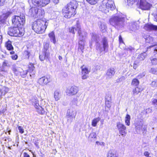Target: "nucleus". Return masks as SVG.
I'll return each mask as SVG.
<instances>
[{
	"label": "nucleus",
	"mask_w": 157,
	"mask_h": 157,
	"mask_svg": "<svg viewBox=\"0 0 157 157\" xmlns=\"http://www.w3.org/2000/svg\"><path fill=\"white\" fill-rule=\"evenodd\" d=\"M77 2L72 1L66 5L62 10V13L64 17L70 18L74 16L75 14V10L77 8Z\"/></svg>",
	"instance_id": "f257e3e1"
},
{
	"label": "nucleus",
	"mask_w": 157,
	"mask_h": 157,
	"mask_svg": "<svg viewBox=\"0 0 157 157\" xmlns=\"http://www.w3.org/2000/svg\"><path fill=\"white\" fill-rule=\"evenodd\" d=\"M48 25V23L46 20L40 19L33 23L32 27L36 33L42 34L44 32Z\"/></svg>",
	"instance_id": "f03ea898"
},
{
	"label": "nucleus",
	"mask_w": 157,
	"mask_h": 157,
	"mask_svg": "<svg viewBox=\"0 0 157 157\" xmlns=\"http://www.w3.org/2000/svg\"><path fill=\"white\" fill-rule=\"evenodd\" d=\"M115 8L114 2L111 0H103L99 6L100 10L105 13L113 10Z\"/></svg>",
	"instance_id": "7ed1b4c3"
},
{
	"label": "nucleus",
	"mask_w": 157,
	"mask_h": 157,
	"mask_svg": "<svg viewBox=\"0 0 157 157\" xmlns=\"http://www.w3.org/2000/svg\"><path fill=\"white\" fill-rule=\"evenodd\" d=\"M24 30L22 28L17 27L9 28L8 34L10 36L21 37L24 34Z\"/></svg>",
	"instance_id": "20e7f679"
},
{
	"label": "nucleus",
	"mask_w": 157,
	"mask_h": 157,
	"mask_svg": "<svg viewBox=\"0 0 157 157\" xmlns=\"http://www.w3.org/2000/svg\"><path fill=\"white\" fill-rule=\"evenodd\" d=\"M77 29L78 33L79 36V45H84L85 43V39L87 35V33L83 32H81L79 25L77 23Z\"/></svg>",
	"instance_id": "39448f33"
},
{
	"label": "nucleus",
	"mask_w": 157,
	"mask_h": 157,
	"mask_svg": "<svg viewBox=\"0 0 157 157\" xmlns=\"http://www.w3.org/2000/svg\"><path fill=\"white\" fill-rule=\"evenodd\" d=\"M29 13L32 16L40 17L44 14V11L37 7H33L30 9Z\"/></svg>",
	"instance_id": "423d86ee"
},
{
	"label": "nucleus",
	"mask_w": 157,
	"mask_h": 157,
	"mask_svg": "<svg viewBox=\"0 0 157 157\" xmlns=\"http://www.w3.org/2000/svg\"><path fill=\"white\" fill-rule=\"evenodd\" d=\"M116 126L119 133L122 136H125L127 133L126 127L120 122H117Z\"/></svg>",
	"instance_id": "0eeeda50"
},
{
	"label": "nucleus",
	"mask_w": 157,
	"mask_h": 157,
	"mask_svg": "<svg viewBox=\"0 0 157 157\" xmlns=\"http://www.w3.org/2000/svg\"><path fill=\"white\" fill-rule=\"evenodd\" d=\"M78 91V87L74 86L68 88L66 90V93L69 95L73 96L76 95Z\"/></svg>",
	"instance_id": "6e6552de"
},
{
	"label": "nucleus",
	"mask_w": 157,
	"mask_h": 157,
	"mask_svg": "<svg viewBox=\"0 0 157 157\" xmlns=\"http://www.w3.org/2000/svg\"><path fill=\"white\" fill-rule=\"evenodd\" d=\"M51 81L50 76H44L40 78L38 80V83L41 86H44L46 85Z\"/></svg>",
	"instance_id": "1a4fd4ad"
},
{
	"label": "nucleus",
	"mask_w": 157,
	"mask_h": 157,
	"mask_svg": "<svg viewBox=\"0 0 157 157\" xmlns=\"http://www.w3.org/2000/svg\"><path fill=\"white\" fill-rule=\"evenodd\" d=\"M122 19L117 16L112 17L109 20L110 24L113 26L118 25L122 21Z\"/></svg>",
	"instance_id": "9d476101"
},
{
	"label": "nucleus",
	"mask_w": 157,
	"mask_h": 157,
	"mask_svg": "<svg viewBox=\"0 0 157 157\" xmlns=\"http://www.w3.org/2000/svg\"><path fill=\"white\" fill-rule=\"evenodd\" d=\"M151 6L150 4L147 2L145 0H140V8L142 10H149Z\"/></svg>",
	"instance_id": "9b49d317"
},
{
	"label": "nucleus",
	"mask_w": 157,
	"mask_h": 157,
	"mask_svg": "<svg viewBox=\"0 0 157 157\" xmlns=\"http://www.w3.org/2000/svg\"><path fill=\"white\" fill-rule=\"evenodd\" d=\"M13 13V10H9L6 13H3L0 17V21L2 23H3L7 18L10 16Z\"/></svg>",
	"instance_id": "f8f14e48"
},
{
	"label": "nucleus",
	"mask_w": 157,
	"mask_h": 157,
	"mask_svg": "<svg viewBox=\"0 0 157 157\" xmlns=\"http://www.w3.org/2000/svg\"><path fill=\"white\" fill-rule=\"evenodd\" d=\"M136 130L137 132H139L141 130L143 131V133L145 132L146 129V127L144 125L142 122L141 121H138L136 125Z\"/></svg>",
	"instance_id": "ddd939ff"
},
{
	"label": "nucleus",
	"mask_w": 157,
	"mask_h": 157,
	"mask_svg": "<svg viewBox=\"0 0 157 157\" xmlns=\"http://www.w3.org/2000/svg\"><path fill=\"white\" fill-rule=\"evenodd\" d=\"M144 28L147 31H157V26L152 24H145Z\"/></svg>",
	"instance_id": "4468645a"
},
{
	"label": "nucleus",
	"mask_w": 157,
	"mask_h": 157,
	"mask_svg": "<svg viewBox=\"0 0 157 157\" xmlns=\"http://www.w3.org/2000/svg\"><path fill=\"white\" fill-rule=\"evenodd\" d=\"M21 18L19 16L14 15L12 17L11 21L12 24L14 26L19 27L20 26V23L19 20Z\"/></svg>",
	"instance_id": "2eb2a0df"
},
{
	"label": "nucleus",
	"mask_w": 157,
	"mask_h": 157,
	"mask_svg": "<svg viewBox=\"0 0 157 157\" xmlns=\"http://www.w3.org/2000/svg\"><path fill=\"white\" fill-rule=\"evenodd\" d=\"M82 72V78L83 79H85L87 78L88 74L89 72L87 68L84 66L81 67Z\"/></svg>",
	"instance_id": "dca6fc26"
},
{
	"label": "nucleus",
	"mask_w": 157,
	"mask_h": 157,
	"mask_svg": "<svg viewBox=\"0 0 157 157\" xmlns=\"http://www.w3.org/2000/svg\"><path fill=\"white\" fill-rule=\"evenodd\" d=\"M115 73L114 69L110 68L108 69L107 71L106 75L107 78H110L114 75Z\"/></svg>",
	"instance_id": "f3484780"
},
{
	"label": "nucleus",
	"mask_w": 157,
	"mask_h": 157,
	"mask_svg": "<svg viewBox=\"0 0 157 157\" xmlns=\"http://www.w3.org/2000/svg\"><path fill=\"white\" fill-rule=\"evenodd\" d=\"M49 55V52L46 51L45 52L44 54L43 53L40 55V59L41 61H43L45 59H48Z\"/></svg>",
	"instance_id": "a211bd4d"
},
{
	"label": "nucleus",
	"mask_w": 157,
	"mask_h": 157,
	"mask_svg": "<svg viewBox=\"0 0 157 157\" xmlns=\"http://www.w3.org/2000/svg\"><path fill=\"white\" fill-rule=\"evenodd\" d=\"M139 28V26L136 23H131L129 25V29L132 31H135Z\"/></svg>",
	"instance_id": "6ab92c4d"
},
{
	"label": "nucleus",
	"mask_w": 157,
	"mask_h": 157,
	"mask_svg": "<svg viewBox=\"0 0 157 157\" xmlns=\"http://www.w3.org/2000/svg\"><path fill=\"white\" fill-rule=\"evenodd\" d=\"M54 96L56 101H58L59 100L61 97V95L60 91L58 90L55 91L54 94Z\"/></svg>",
	"instance_id": "aec40b11"
},
{
	"label": "nucleus",
	"mask_w": 157,
	"mask_h": 157,
	"mask_svg": "<svg viewBox=\"0 0 157 157\" xmlns=\"http://www.w3.org/2000/svg\"><path fill=\"white\" fill-rule=\"evenodd\" d=\"M76 114V111L73 109H69L67 112V115L74 117H75Z\"/></svg>",
	"instance_id": "412c9836"
},
{
	"label": "nucleus",
	"mask_w": 157,
	"mask_h": 157,
	"mask_svg": "<svg viewBox=\"0 0 157 157\" xmlns=\"http://www.w3.org/2000/svg\"><path fill=\"white\" fill-rule=\"evenodd\" d=\"M99 28L100 30L103 32H105L106 31L107 27L105 23L104 22H100L99 25Z\"/></svg>",
	"instance_id": "4be33fe9"
},
{
	"label": "nucleus",
	"mask_w": 157,
	"mask_h": 157,
	"mask_svg": "<svg viewBox=\"0 0 157 157\" xmlns=\"http://www.w3.org/2000/svg\"><path fill=\"white\" fill-rule=\"evenodd\" d=\"M102 42L103 44L104 51H105L108 47L107 39L105 37L102 40Z\"/></svg>",
	"instance_id": "5701e85b"
},
{
	"label": "nucleus",
	"mask_w": 157,
	"mask_h": 157,
	"mask_svg": "<svg viewBox=\"0 0 157 157\" xmlns=\"http://www.w3.org/2000/svg\"><path fill=\"white\" fill-rule=\"evenodd\" d=\"M36 109L37 112L40 114H43L44 113L45 111L44 109L41 106H39V104H37L36 105Z\"/></svg>",
	"instance_id": "b1692460"
},
{
	"label": "nucleus",
	"mask_w": 157,
	"mask_h": 157,
	"mask_svg": "<svg viewBox=\"0 0 157 157\" xmlns=\"http://www.w3.org/2000/svg\"><path fill=\"white\" fill-rule=\"evenodd\" d=\"M19 17L21 18L19 20V23H20V26L21 25L23 26L25 23V16L24 15L22 14L20 15V16H19Z\"/></svg>",
	"instance_id": "393cba45"
},
{
	"label": "nucleus",
	"mask_w": 157,
	"mask_h": 157,
	"mask_svg": "<svg viewBox=\"0 0 157 157\" xmlns=\"http://www.w3.org/2000/svg\"><path fill=\"white\" fill-rule=\"evenodd\" d=\"M9 91V89L8 87L5 86L3 87L0 90V92L1 93L0 96L4 95Z\"/></svg>",
	"instance_id": "a878e982"
},
{
	"label": "nucleus",
	"mask_w": 157,
	"mask_h": 157,
	"mask_svg": "<svg viewBox=\"0 0 157 157\" xmlns=\"http://www.w3.org/2000/svg\"><path fill=\"white\" fill-rule=\"evenodd\" d=\"M97 138L96 133L94 132H91L89 137V139L91 141H94L96 140Z\"/></svg>",
	"instance_id": "bb28decb"
},
{
	"label": "nucleus",
	"mask_w": 157,
	"mask_h": 157,
	"mask_svg": "<svg viewBox=\"0 0 157 157\" xmlns=\"http://www.w3.org/2000/svg\"><path fill=\"white\" fill-rule=\"evenodd\" d=\"M100 118L98 117L97 118H94L92 121L91 125L94 127H95L97 126L98 123L100 120Z\"/></svg>",
	"instance_id": "cd10ccee"
},
{
	"label": "nucleus",
	"mask_w": 157,
	"mask_h": 157,
	"mask_svg": "<svg viewBox=\"0 0 157 157\" xmlns=\"http://www.w3.org/2000/svg\"><path fill=\"white\" fill-rule=\"evenodd\" d=\"M48 36L50 38L51 41L55 44L56 43V40L55 35L53 32H52L48 34Z\"/></svg>",
	"instance_id": "c85d7f7f"
},
{
	"label": "nucleus",
	"mask_w": 157,
	"mask_h": 157,
	"mask_svg": "<svg viewBox=\"0 0 157 157\" xmlns=\"http://www.w3.org/2000/svg\"><path fill=\"white\" fill-rule=\"evenodd\" d=\"M50 0H40L39 5L37 6H44L48 4L50 2Z\"/></svg>",
	"instance_id": "c756f323"
},
{
	"label": "nucleus",
	"mask_w": 157,
	"mask_h": 157,
	"mask_svg": "<svg viewBox=\"0 0 157 157\" xmlns=\"http://www.w3.org/2000/svg\"><path fill=\"white\" fill-rule=\"evenodd\" d=\"M6 46L8 50H11L13 49V47L12 45V42L8 40L6 42Z\"/></svg>",
	"instance_id": "7c9ffc66"
},
{
	"label": "nucleus",
	"mask_w": 157,
	"mask_h": 157,
	"mask_svg": "<svg viewBox=\"0 0 157 157\" xmlns=\"http://www.w3.org/2000/svg\"><path fill=\"white\" fill-rule=\"evenodd\" d=\"M131 119L130 116L129 115L127 114L126 115L125 119V124L128 126H129L130 125V120Z\"/></svg>",
	"instance_id": "2f4dec72"
},
{
	"label": "nucleus",
	"mask_w": 157,
	"mask_h": 157,
	"mask_svg": "<svg viewBox=\"0 0 157 157\" xmlns=\"http://www.w3.org/2000/svg\"><path fill=\"white\" fill-rule=\"evenodd\" d=\"M146 55L145 52L142 53L138 55L137 58L140 60H143L145 58Z\"/></svg>",
	"instance_id": "473e14b6"
},
{
	"label": "nucleus",
	"mask_w": 157,
	"mask_h": 157,
	"mask_svg": "<svg viewBox=\"0 0 157 157\" xmlns=\"http://www.w3.org/2000/svg\"><path fill=\"white\" fill-rule=\"evenodd\" d=\"M77 23H78V24L80 26V24H79V23H78V21H77V22L76 23V27L77 28ZM80 28H81L80 27ZM75 31L77 30L78 31L77 28L76 29H75V27H70L69 29V32H70L71 33H72L74 34L75 33Z\"/></svg>",
	"instance_id": "72a5a7b5"
},
{
	"label": "nucleus",
	"mask_w": 157,
	"mask_h": 157,
	"mask_svg": "<svg viewBox=\"0 0 157 157\" xmlns=\"http://www.w3.org/2000/svg\"><path fill=\"white\" fill-rule=\"evenodd\" d=\"M139 80L136 78H134L132 81L131 85L134 86H136L139 85Z\"/></svg>",
	"instance_id": "f704fd0d"
},
{
	"label": "nucleus",
	"mask_w": 157,
	"mask_h": 157,
	"mask_svg": "<svg viewBox=\"0 0 157 157\" xmlns=\"http://www.w3.org/2000/svg\"><path fill=\"white\" fill-rule=\"evenodd\" d=\"M107 157H117L115 152L110 151L108 153Z\"/></svg>",
	"instance_id": "c9c22d12"
},
{
	"label": "nucleus",
	"mask_w": 157,
	"mask_h": 157,
	"mask_svg": "<svg viewBox=\"0 0 157 157\" xmlns=\"http://www.w3.org/2000/svg\"><path fill=\"white\" fill-rule=\"evenodd\" d=\"M151 87L154 88H156L157 87V79L154 80L152 81L150 84Z\"/></svg>",
	"instance_id": "e433bc0d"
},
{
	"label": "nucleus",
	"mask_w": 157,
	"mask_h": 157,
	"mask_svg": "<svg viewBox=\"0 0 157 157\" xmlns=\"http://www.w3.org/2000/svg\"><path fill=\"white\" fill-rule=\"evenodd\" d=\"M75 118V117L73 116H69L67 115H66V118L67 121L71 123L72 122L74 119Z\"/></svg>",
	"instance_id": "4c0bfd02"
},
{
	"label": "nucleus",
	"mask_w": 157,
	"mask_h": 157,
	"mask_svg": "<svg viewBox=\"0 0 157 157\" xmlns=\"http://www.w3.org/2000/svg\"><path fill=\"white\" fill-rule=\"evenodd\" d=\"M151 63L153 65H157V58H150Z\"/></svg>",
	"instance_id": "58836bf2"
},
{
	"label": "nucleus",
	"mask_w": 157,
	"mask_h": 157,
	"mask_svg": "<svg viewBox=\"0 0 157 157\" xmlns=\"http://www.w3.org/2000/svg\"><path fill=\"white\" fill-rule=\"evenodd\" d=\"M140 89L138 87H136L133 90V94L134 95H137L140 92Z\"/></svg>",
	"instance_id": "ea45409f"
},
{
	"label": "nucleus",
	"mask_w": 157,
	"mask_h": 157,
	"mask_svg": "<svg viewBox=\"0 0 157 157\" xmlns=\"http://www.w3.org/2000/svg\"><path fill=\"white\" fill-rule=\"evenodd\" d=\"M149 72L154 74L157 75V68H151L149 71Z\"/></svg>",
	"instance_id": "a19ab883"
},
{
	"label": "nucleus",
	"mask_w": 157,
	"mask_h": 157,
	"mask_svg": "<svg viewBox=\"0 0 157 157\" xmlns=\"http://www.w3.org/2000/svg\"><path fill=\"white\" fill-rule=\"evenodd\" d=\"M32 101L33 102V104L34 105L36 108V107H37L36 105L37 104H39L38 100L37 99L34 98L32 99Z\"/></svg>",
	"instance_id": "79ce46f5"
},
{
	"label": "nucleus",
	"mask_w": 157,
	"mask_h": 157,
	"mask_svg": "<svg viewBox=\"0 0 157 157\" xmlns=\"http://www.w3.org/2000/svg\"><path fill=\"white\" fill-rule=\"evenodd\" d=\"M35 67L33 64H30L29 66L28 71L29 72L33 71L34 70Z\"/></svg>",
	"instance_id": "37998d69"
},
{
	"label": "nucleus",
	"mask_w": 157,
	"mask_h": 157,
	"mask_svg": "<svg viewBox=\"0 0 157 157\" xmlns=\"http://www.w3.org/2000/svg\"><path fill=\"white\" fill-rule=\"evenodd\" d=\"M98 0H86L87 2L91 5H94L96 4Z\"/></svg>",
	"instance_id": "c03bdc74"
},
{
	"label": "nucleus",
	"mask_w": 157,
	"mask_h": 157,
	"mask_svg": "<svg viewBox=\"0 0 157 157\" xmlns=\"http://www.w3.org/2000/svg\"><path fill=\"white\" fill-rule=\"evenodd\" d=\"M96 49L97 50H99L100 52H101L103 51V49L102 47H101V46L100 45V44L98 43H97L96 44Z\"/></svg>",
	"instance_id": "a18cd8bd"
},
{
	"label": "nucleus",
	"mask_w": 157,
	"mask_h": 157,
	"mask_svg": "<svg viewBox=\"0 0 157 157\" xmlns=\"http://www.w3.org/2000/svg\"><path fill=\"white\" fill-rule=\"evenodd\" d=\"M2 66L3 67H10V65L9 63V62L6 60H5L2 64Z\"/></svg>",
	"instance_id": "49530a36"
},
{
	"label": "nucleus",
	"mask_w": 157,
	"mask_h": 157,
	"mask_svg": "<svg viewBox=\"0 0 157 157\" xmlns=\"http://www.w3.org/2000/svg\"><path fill=\"white\" fill-rule=\"evenodd\" d=\"M129 5L133 4L135 2H137L138 0H127Z\"/></svg>",
	"instance_id": "de8ad7c7"
},
{
	"label": "nucleus",
	"mask_w": 157,
	"mask_h": 157,
	"mask_svg": "<svg viewBox=\"0 0 157 157\" xmlns=\"http://www.w3.org/2000/svg\"><path fill=\"white\" fill-rule=\"evenodd\" d=\"M40 0H32L33 3L35 6H37L39 5Z\"/></svg>",
	"instance_id": "09e8293b"
},
{
	"label": "nucleus",
	"mask_w": 157,
	"mask_h": 157,
	"mask_svg": "<svg viewBox=\"0 0 157 157\" xmlns=\"http://www.w3.org/2000/svg\"><path fill=\"white\" fill-rule=\"evenodd\" d=\"M96 144L98 145H100L102 146H104L105 145V143L103 142L97 141L96 142Z\"/></svg>",
	"instance_id": "8fccbe9b"
},
{
	"label": "nucleus",
	"mask_w": 157,
	"mask_h": 157,
	"mask_svg": "<svg viewBox=\"0 0 157 157\" xmlns=\"http://www.w3.org/2000/svg\"><path fill=\"white\" fill-rule=\"evenodd\" d=\"M146 41L147 42H149V43H152L153 41V38L150 36H149L147 37V38L146 39Z\"/></svg>",
	"instance_id": "3c124183"
},
{
	"label": "nucleus",
	"mask_w": 157,
	"mask_h": 157,
	"mask_svg": "<svg viewBox=\"0 0 157 157\" xmlns=\"http://www.w3.org/2000/svg\"><path fill=\"white\" fill-rule=\"evenodd\" d=\"M27 73L28 71L26 70L21 72V75L23 77H25V75L27 74Z\"/></svg>",
	"instance_id": "603ef678"
},
{
	"label": "nucleus",
	"mask_w": 157,
	"mask_h": 157,
	"mask_svg": "<svg viewBox=\"0 0 157 157\" xmlns=\"http://www.w3.org/2000/svg\"><path fill=\"white\" fill-rule=\"evenodd\" d=\"M77 98H75L72 100L71 102L73 104L75 105L77 103Z\"/></svg>",
	"instance_id": "864d4df0"
},
{
	"label": "nucleus",
	"mask_w": 157,
	"mask_h": 157,
	"mask_svg": "<svg viewBox=\"0 0 157 157\" xmlns=\"http://www.w3.org/2000/svg\"><path fill=\"white\" fill-rule=\"evenodd\" d=\"M154 47V48H153L154 49V53L155 54H157V45H156L155 46H150V47Z\"/></svg>",
	"instance_id": "5fc2aeb1"
},
{
	"label": "nucleus",
	"mask_w": 157,
	"mask_h": 157,
	"mask_svg": "<svg viewBox=\"0 0 157 157\" xmlns=\"http://www.w3.org/2000/svg\"><path fill=\"white\" fill-rule=\"evenodd\" d=\"M18 129L19 131V132L21 133H23L24 132V129L22 128L21 126L18 127Z\"/></svg>",
	"instance_id": "6e6d98bb"
},
{
	"label": "nucleus",
	"mask_w": 157,
	"mask_h": 157,
	"mask_svg": "<svg viewBox=\"0 0 157 157\" xmlns=\"http://www.w3.org/2000/svg\"><path fill=\"white\" fill-rule=\"evenodd\" d=\"M29 54H30V53L27 51H25L24 52V55L25 56H27L28 58H29V56H30Z\"/></svg>",
	"instance_id": "4d7b16f0"
},
{
	"label": "nucleus",
	"mask_w": 157,
	"mask_h": 157,
	"mask_svg": "<svg viewBox=\"0 0 157 157\" xmlns=\"http://www.w3.org/2000/svg\"><path fill=\"white\" fill-rule=\"evenodd\" d=\"M145 156L147 157H151L149 156L150 153L147 151H145L144 153Z\"/></svg>",
	"instance_id": "13d9d810"
},
{
	"label": "nucleus",
	"mask_w": 157,
	"mask_h": 157,
	"mask_svg": "<svg viewBox=\"0 0 157 157\" xmlns=\"http://www.w3.org/2000/svg\"><path fill=\"white\" fill-rule=\"evenodd\" d=\"M11 57L13 59L16 60L17 58V56L16 55H12L11 56Z\"/></svg>",
	"instance_id": "bf43d9fd"
},
{
	"label": "nucleus",
	"mask_w": 157,
	"mask_h": 157,
	"mask_svg": "<svg viewBox=\"0 0 157 157\" xmlns=\"http://www.w3.org/2000/svg\"><path fill=\"white\" fill-rule=\"evenodd\" d=\"M92 39L93 40H94L95 39V38H97L95 34H92ZM96 41L97 40V39H96Z\"/></svg>",
	"instance_id": "052dcab7"
},
{
	"label": "nucleus",
	"mask_w": 157,
	"mask_h": 157,
	"mask_svg": "<svg viewBox=\"0 0 157 157\" xmlns=\"http://www.w3.org/2000/svg\"><path fill=\"white\" fill-rule=\"evenodd\" d=\"M119 42L120 43H123V41L122 40V37L121 35L119 36Z\"/></svg>",
	"instance_id": "680f3d73"
},
{
	"label": "nucleus",
	"mask_w": 157,
	"mask_h": 157,
	"mask_svg": "<svg viewBox=\"0 0 157 157\" xmlns=\"http://www.w3.org/2000/svg\"><path fill=\"white\" fill-rule=\"evenodd\" d=\"M5 0H0V6L3 5Z\"/></svg>",
	"instance_id": "e2e57ef3"
},
{
	"label": "nucleus",
	"mask_w": 157,
	"mask_h": 157,
	"mask_svg": "<svg viewBox=\"0 0 157 157\" xmlns=\"http://www.w3.org/2000/svg\"><path fill=\"white\" fill-rule=\"evenodd\" d=\"M12 70L15 73L17 74V70L16 68L13 67L12 69Z\"/></svg>",
	"instance_id": "0e129e2a"
},
{
	"label": "nucleus",
	"mask_w": 157,
	"mask_h": 157,
	"mask_svg": "<svg viewBox=\"0 0 157 157\" xmlns=\"http://www.w3.org/2000/svg\"><path fill=\"white\" fill-rule=\"evenodd\" d=\"M23 155V157H30L29 155L25 152L24 153Z\"/></svg>",
	"instance_id": "69168bd1"
},
{
	"label": "nucleus",
	"mask_w": 157,
	"mask_h": 157,
	"mask_svg": "<svg viewBox=\"0 0 157 157\" xmlns=\"http://www.w3.org/2000/svg\"><path fill=\"white\" fill-rule=\"evenodd\" d=\"M48 44H45L44 45V48L46 50H47V49L48 48Z\"/></svg>",
	"instance_id": "338daca9"
},
{
	"label": "nucleus",
	"mask_w": 157,
	"mask_h": 157,
	"mask_svg": "<svg viewBox=\"0 0 157 157\" xmlns=\"http://www.w3.org/2000/svg\"><path fill=\"white\" fill-rule=\"evenodd\" d=\"M84 45H79V48L82 51L84 49Z\"/></svg>",
	"instance_id": "774afa93"
}]
</instances>
